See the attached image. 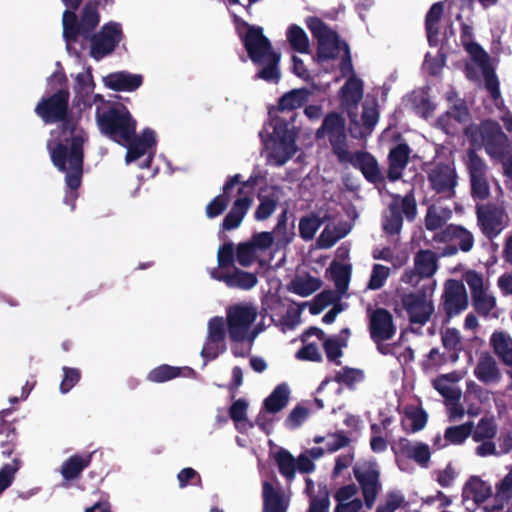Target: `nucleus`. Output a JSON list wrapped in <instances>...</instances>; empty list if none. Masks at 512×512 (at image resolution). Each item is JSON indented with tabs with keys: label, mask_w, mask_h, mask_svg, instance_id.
I'll return each mask as SVG.
<instances>
[{
	"label": "nucleus",
	"mask_w": 512,
	"mask_h": 512,
	"mask_svg": "<svg viewBox=\"0 0 512 512\" xmlns=\"http://www.w3.org/2000/svg\"><path fill=\"white\" fill-rule=\"evenodd\" d=\"M70 92L67 87L58 89L53 94L42 97L36 104L34 112L45 124L60 123V139L53 146L48 141L52 164L58 171L65 173L66 186L71 190L72 209L77 195L74 193L82 184L84 164V143L87 134L79 129L77 121L69 107ZM68 203V196L65 197Z\"/></svg>",
	"instance_id": "nucleus-1"
},
{
	"label": "nucleus",
	"mask_w": 512,
	"mask_h": 512,
	"mask_svg": "<svg viewBox=\"0 0 512 512\" xmlns=\"http://www.w3.org/2000/svg\"><path fill=\"white\" fill-rule=\"evenodd\" d=\"M233 22L250 60L255 65H263L256 75L257 78L277 83L281 77L278 67L281 57L273 50L262 27L251 25L237 15L233 16Z\"/></svg>",
	"instance_id": "nucleus-2"
},
{
	"label": "nucleus",
	"mask_w": 512,
	"mask_h": 512,
	"mask_svg": "<svg viewBox=\"0 0 512 512\" xmlns=\"http://www.w3.org/2000/svg\"><path fill=\"white\" fill-rule=\"evenodd\" d=\"M101 132L114 142H128L136 131V121L126 106L119 104L96 113Z\"/></svg>",
	"instance_id": "nucleus-3"
},
{
	"label": "nucleus",
	"mask_w": 512,
	"mask_h": 512,
	"mask_svg": "<svg viewBox=\"0 0 512 512\" xmlns=\"http://www.w3.org/2000/svg\"><path fill=\"white\" fill-rule=\"evenodd\" d=\"M305 24L317 40L316 55L318 61L323 62L338 58L340 51L343 50V43H346L340 40L338 33L316 16L307 17Z\"/></svg>",
	"instance_id": "nucleus-4"
},
{
	"label": "nucleus",
	"mask_w": 512,
	"mask_h": 512,
	"mask_svg": "<svg viewBox=\"0 0 512 512\" xmlns=\"http://www.w3.org/2000/svg\"><path fill=\"white\" fill-rule=\"evenodd\" d=\"M345 126L346 122L341 114L330 112L324 117L322 125L315 133L317 139L328 136L333 153L338 161L342 163L343 159L348 155Z\"/></svg>",
	"instance_id": "nucleus-5"
},
{
	"label": "nucleus",
	"mask_w": 512,
	"mask_h": 512,
	"mask_svg": "<svg viewBox=\"0 0 512 512\" xmlns=\"http://www.w3.org/2000/svg\"><path fill=\"white\" fill-rule=\"evenodd\" d=\"M258 312L250 304H234L227 309V329L232 342L246 340L251 325L255 322Z\"/></svg>",
	"instance_id": "nucleus-6"
},
{
	"label": "nucleus",
	"mask_w": 512,
	"mask_h": 512,
	"mask_svg": "<svg viewBox=\"0 0 512 512\" xmlns=\"http://www.w3.org/2000/svg\"><path fill=\"white\" fill-rule=\"evenodd\" d=\"M399 305L411 324L425 325L434 313L433 302L424 289L402 293Z\"/></svg>",
	"instance_id": "nucleus-7"
},
{
	"label": "nucleus",
	"mask_w": 512,
	"mask_h": 512,
	"mask_svg": "<svg viewBox=\"0 0 512 512\" xmlns=\"http://www.w3.org/2000/svg\"><path fill=\"white\" fill-rule=\"evenodd\" d=\"M124 37L120 23L108 22L100 31L88 37L90 40V56L99 61L114 52Z\"/></svg>",
	"instance_id": "nucleus-8"
},
{
	"label": "nucleus",
	"mask_w": 512,
	"mask_h": 512,
	"mask_svg": "<svg viewBox=\"0 0 512 512\" xmlns=\"http://www.w3.org/2000/svg\"><path fill=\"white\" fill-rule=\"evenodd\" d=\"M353 474L360 486L365 507L372 509L382 489L378 465L375 462L356 465L353 467Z\"/></svg>",
	"instance_id": "nucleus-9"
},
{
	"label": "nucleus",
	"mask_w": 512,
	"mask_h": 512,
	"mask_svg": "<svg viewBox=\"0 0 512 512\" xmlns=\"http://www.w3.org/2000/svg\"><path fill=\"white\" fill-rule=\"evenodd\" d=\"M363 98V82L355 75L350 76L339 90V100L341 107L346 110L351 120L350 133L353 137L358 138L362 133H356V129H360L357 114L354 112L358 104Z\"/></svg>",
	"instance_id": "nucleus-10"
},
{
	"label": "nucleus",
	"mask_w": 512,
	"mask_h": 512,
	"mask_svg": "<svg viewBox=\"0 0 512 512\" xmlns=\"http://www.w3.org/2000/svg\"><path fill=\"white\" fill-rule=\"evenodd\" d=\"M468 307V295L465 285L456 279H449L444 285L440 309L446 315L447 321L459 315Z\"/></svg>",
	"instance_id": "nucleus-11"
},
{
	"label": "nucleus",
	"mask_w": 512,
	"mask_h": 512,
	"mask_svg": "<svg viewBox=\"0 0 512 512\" xmlns=\"http://www.w3.org/2000/svg\"><path fill=\"white\" fill-rule=\"evenodd\" d=\"M368 329L370 337L378 345V350L386 354L380 345L384 341L391 340L396 334L392 314L385 308H376L369 314Z\"/></svg>",
	"instance_id": "nucleus-12"
},
{
	"label": "nucleus",
	"mask_w": 512,
	"mask_h": 512,
	"mask_svg": "<svg viewBox=\"0 0 512 512\" xmlns=\"http://www.w3.org/2000/svg\"><path fill=\"white\" fill-rule=\"evenodd\" d=\"M480 136L486 152L492 157H502L508 149L509 139L496 121L481 123Z\"/></svg>",
	"instance_id": "nucleus-13"
},
{
	"label": "nucleus",
	"mask_w": 512,
	"mask_h": 512,
	"mask_svg": "<svg viewBox=\"0 0 512 512\" xmlns=\"http://www.w3.org/2000/svg\"><path fill=\"white\" fill-rule=\"evenodd\" d=\"M457 179L455 169L444 163L437 164L428 173V182L431 189L447 199L454 197Z\"/></svg>",
	"instance_id": "nucleus-14"
},
{
	"label": "nucleus",
	"mask_w": 512,
	"mask_h": 512,
	"mask_svg": "<svg viewBox=\"0 0 512 512\" xmlns=\"http://www.w3.org/2000/svg\"><path fill=\"white\" fill-rule=\"evenodd\" d=\"M343 162L350 163L354 168L359 169L365 179L372 183L378 184L384 181V177L380 171L376 158L366 151H356L348 155Z\"/></svg>",
	"instance_id": "nucleus-15"
},
{
	"label": "nucleus",
	"mask_w": 512,
	"mask_h": 512,
	"mask_svg": "<svg viewBox=\"0 0 512 512\" xmlns=\"http://www.w3.org/2000/svg\"><path fill=\"white\" fill-rule=\"evenodd\" d=\"M210 276L214 280L225 283L229 288L240 290H250L258 283L255 273L247 272L237 267H233L231 272H224L214 268L210 271Z\"/></svg>",
	"instance_id": "nucleus-16"
},
{
	"label": "nucleus",
	"mask_w": 512,
	"mask_h": 512,
	"mask_svg": "<svg viewBox=\"0 0 512 512\" xmlns=\"http://www.w3.org/2000/svg\"><path fill=\"white\" fill-rule=\"evenodd\" d=\"M392 450L396 456H402L413 460L422 467H427L431 458L430 448L426 443H413L404 437H401L398 440L396 446L392 447Z\"/></svg>",
	"instance_id": "nucleus-17"
},
{
	"label": "nucleus",
	"mask_w": 512,
	"mask_h": 512,
	"mask_svg": "<svg viewBox=\"0 0 512 512\" xmlns=\"http://www.w3.org/2000/svg\"><path fill=\"white\" fill-rule=\"evenodd\" d=\"M120 145L127 148L125 161L131 163L142 157L148 149L156 145L155 132L150 128H145L141 136L136 135V131L132 138L126 143Z\"/></svg>",
	"instance_id": "nucleus-18"
},
{
	"label": "nucleus",
	"mask_w": 512,
	"mask_h": 512,
	"mask_svg": "<svg viewBox=\"0 0 512 512\" xmlns=\"http://www.w3.org/2000/svg\"><path fill=\"white\" fill-rule=\"evenodd\" d=\"M411 148L406 142L392 147L388 154L387 178L391 182L401 179L404 169L409 163Z\"/></svg>",
	"instance_id": "nucleus-19"
},
{
	"label": "nucleus",
	"mask_w": 512,
	"mask_h": 512,
	"mask_svg": "<svg viewBox=\"0 0 512 512\" xmlns=\"http://www.w3.org/2000/svg\"><path fill=\"white\" fill-rule=\"evenodd\" d=\"M103 82L104 85L111 90L132 92L142 85L143 77L140 74L118 71L105 76Z\"/></svg>",
	"instance_id": "nucleus-20"
},
{
	"label": "nucleus",
	"mask_w": 512,
	"mask_h": 512,
	"mask_svg": "<svg viewBox=\"0 0 512 512\" xmlns=\"http://www.w3.org/2000/svg\"><path fill=\"white\" fill-rule=\"evenodd\" d=\"M238 183H240V174L228 177L223 186V193L213 198L206 206L205 212L208 218L213 219L227 209L231 201V192Z\"/></svg>",
	"instance_id": "nucleus-21"
},
{
	"label": "nucleus",
	"mask_w": 512,
	"mask_h": 512,
	"mask_svg": "<svg viewBox=\"0 0 512 512\" xmlns=\"http://www.w3.org/2000/svg\"><path fill=\"white\" fill-rule=\"evenodd\" d=\"M263 508L262 512H287L289 499L283 491L276 489L270 482L262 483Z\"/></svg>",
	"instance_id": "nucleus-22"
},
{
	"label": "nucleus",
	"mask_w": 512,
	"mask_h": 512,
	"mask_svg": "<svg viewBox=\"0 0 512 512\" xmlns=\"http://www.w3.org/2000/svg\"><path fill=\"white\" fill-rule=\"evenodd\" d=\"M474 375L484 384L498 383L502 377L496 360L488 353L481 355L478 359Z\"/></svg>",
	"instance_id": "nucleus-23"
},
{
	"label": "nucleus",
	"mask_w": 512,
	"mask_h": 512,
	"mask_svg": "<svg viewBox=\"0 0 512 512\" xmlns=\"http://www.w3.org/2000/svg\"><path fill=\"white\" fill-rule=\"evenodd\" d=\"M252 198L249 195L237 198L230 211L224 217L221 227L223 230L230 231L236 229L242 223L247 211L252 204Z\"/></svg>",
	"instance_id": "nucleus-24"
},
{
	"label": "nucleus",
	"mask_w": 512,
	"mask_h": 512,
	"mask_svg": "<svg viewBox=\"0 0 512 512\" xmlns=\"http://www.w3.org/2000/svg\"><path fill=\"white\" fill-rule=\"evenodd\" d=\"M270 116H272V112H269ZM297 117L296 113H292L288 118L282 116L271 117L270 125L272 126V134L271 137L273 140H281L296 141L297 133L295 131V127L293 125L295 119Z\"/></svg>",
	"instance_id": "nucleus-25"
},
{
	"label": "nucleus",
	"mask_w": 512,
	"mask_h": 512,
	"mask_svg": "<svg viewBox=\"0 0 512 512\" xmlns=\"http://www.w3.org/2000/svg\"><path fill=\"white\" fill-rule=\"evenodd\" d=\"M477 218L482 233L488 239L495 238L501 232V218L495 209L478 207Z\"/></svg>",
	"instance_id": "nucleus-26"
},
{
	"label": "nucleus",
	"mask_w": 512,
	"mask_h": 512,
	"mask_svg": "<svg viewBox=\"0 0 512 512\" xmlns=\"http://www.w3.org/2000/svg\"><path fill=\"white\" fill-rule=\"evenodd\" d=\"M101 5L100 0H89L83 7L80 21L81 36L88 39L100 22L98 7Z\"/></svg>",
	"instance_id": "nucleus-27"
},
{
	"label": "nucleus",
	"mask_w": 512,
	"mask_h": 512,
	"mask_svg": "<svg viewBox=\"0 0 512 512\" xmlns=\"http://www.w3.org/2000/svg\"><path fill=\"white\" fill-rule=\"evenodd\" d=\"M310 95L311 92L307 88L293 89L280 97L277 110L292 115V113H295V109L302 107L309 101Z\"/></svg>",
	"instance_id": "nucleus-28"
},
{
	"label": "nucleus",
	"mask_w": 512,
	"mask_h": 512,
	"mask_svg": "<svg viewBox=\"0 0 512 512\" xmlns=\"http://www.w3.org/2000/svg\"><path fill=\"white\" fill-rule=\"evenodd\" d=\"M492 494L491 487L478 476H472L464 485V499H472L475 503H484Z\"/></svg>",
	"instance_id": "nucleus-29"
},
{
	"label": "nucleus",
	"mask_w": 512,
	"mask_h": 512,
	"mask_svg": "<svg viewBox=\"0 0 512 512\" xmlns=\"http://www.w3.org/2000/svg\"><path fill=\"white\" fill-rule=\"evenodd\" d=\"M490 345L503 364L512 366V338L509 334L503 331L493 332Z\"/></svg>",
	"instance_id": "nucleus-30"
},
{
	"label": "nucleus",
	"mask_w": 512,
	"mask_h": 512,
	"mask_svg": "<svg viewBox=\"0 0 512 512\" xmlns=\"http://www.w3.org/2000/svg\"><path fill=\"white\" fill-rule=\"evenodd\" d=\"M414 267L420 276L431 278L438 269V258L434 251L421 249L414 256Z\"/></svg>",
	"instance_id": "nucleus-31"
},
{
	"label": "nucleus",
	"mask_w": 512,
	"mask_h": 512,
	"mask_svg": "<svg viewBox=\"0 0 512 512\" xmlns=\"http://www.w3.org/2000/svg\"><path fill=\"white\" fill-rule=\"evenodd\" d=\"M444 12V5L442 2L432 4L425 16V31L427 40L430 46L436 45L437 37L439 34V22Z\"/></svg>",
	"instance_id": "nucleus-32"
},
{
	"label": "nucleus",
	"mask_w": 512,
	"mask_h": 512,
	"mask_svg": "<svg viewBox=\"0 0 512 512\" xmlns=\"http://www.w3.org/2000/svg\"><path fill=\"white\" fill-rule=\"evenodd\" d=\"M492 511H502L506 505L512 503V469L496 485Z\"/></svg>",
	"instance_id": "nucleus-33"
},
{
	"label": "nucleus",
	"mask_w": 512,
	"mask_h": 512,
	"mask_svg": "<svg viewBox=\"0 0 512 512\" xmlns=\"http://www.w3.org/2000/svg\"><path fill=\"white\" fill-rule=\"evenodd\" d=\"M91 455L83 457L75 454L65 460L61 466V474L65 480H75L80 477L82 471L90 465Z\"/></svg>",
	"instance_id": "nucleus-34"
},
{
	"label": "nucleus",
	"mask_w": 512,
	"mask_h": 512,
	"mask_svg": "<svg viewBox=\"0 0 512 512\" xmlns=\"http://www.w3.org/2000/svg\"><path fill=\"white\" fill-rule=\"evenodd\" d=\"M458 240L459 249L469 252L474 245V237L471 232L462 226L449 225L442 232V240Z\"/></svg>",
	"instance_id": "nucleus-35"
},
{
	"label": "nucleus",
	"mask_w": 512,
	"mask_h": 512,
	"mask_svg": "<svg viewBox=\"0 0 512 512\" xmlns=\"http://www.w3.org/2000/svg\"><path fill=\"white\" fill-rule=\"evenodd\" d=\"M289 388L285 383L279 384L264 400L263 408L269 413H278L286 407L289 401Z\"/></svg>",
	"instance_id": "nucleus-36"
},
{
	"label": "nucleus",
	"mask_w": 512,
	"mask_h": 512,
	"mask_svg": "<svg viewBox=\"0 0 512 512\" xmlns=\"http://www.w3.org/2000/svg\"><path fill=\"white\" fill-rule=\"evenodd\" d=\"M328 271L331 274V279L334 282L337 293L340 295L345 294L350 282L351 266L333 261Z\"/></svg>",
	"instance_id": "nucleus-37"
},
{
	"label": "nucleus",
	"mask_w": 512,
	"mask_h": 512,
	"mask_svg": "<svg viewBox=\"0 0 512 512\" xmlns=\"http://www.w3.org/2000/svg\"><path fill=\"white\" fill-rule=\"evenodd\" d=\"M320 279L307 274L305 277H296L288 285V290L301 297H307L320 289Z\"/></svg>",
	"instance_id": "nucleus-38"
},
{
	"label": "nucleus",
	"mask_w": 512,
	"mask_h": 512,
	"mask_svg": "<svg viewBox=\"0 0 512 512\" xmlns=\"http://www.w3.org/2000/svg\"><path fill=\"white\" fill-rule=\"evenodd\" d=\"M274 145L271 149L269 157L274 161L276 166H283L291 159L297 151L296 141L273 140Z\"/></svg>",
	"instance_id": "nucleus-39"
},
{
	"label": "nucleus",
	"mask_w": 512,
	"mask_h": 512,
	"mask_svg": "<svg viewBox=\"0 0 512 512\" xmlns=\"http://www.w3.org/2000/svg\"><path fill=\"white\" fill-rule=\"evenodd\" d=\"M341 334H345L346 337H330L323 342V349L327 359L330 362H334L336 365H340L338 359L343 355L342 348L347 346V338L350 335L349 328L342 329Z\"/></svg>",
	"instance_id": "nucleus-40"
},
{
	"label": "nucleus",
	"mask_w": 512,
	"mask_h": 512,
	"mask_svg": "<svg viewBox=\"0 0 512 512\" xmlns=\"http://www.w3.org/2000/svg\"><path fill=\"white\" fill-rule=\"evenodd\" d=\"M498 426L493 416L482 417L473 428L471 437L474 442L492 440L497 435Z\"/></svg>",
	"instance_id": "nucleus-41"
},
{
	"label": "nucleus",
	"mask_w": 512,
	"mask_h": 512,
	"mask_svg": "<svg viewBox=\"0 0 512 512\" xmlns=\"http://www.w3.org/2000/svg\"><path fill=\"white\" fill-rule=\"evenodd\" d=\"M287 41L291 48L298 53H308L309 38L303 28L297 24H291L286 32Z\"/></svg>",
	"instance_id": "nucleus-42"
},
{
	"label": "nucleus",
	"mask_w": 512,
	"mask_h": 512,
	"mask_svg": "<svg viewBox=\"0 0 512 512\" xmlns=\"http://www.w3.org/2000/svg\"><path fill=\"white\" fill-rule=\"evenodd\" d=\"M275 461L278 466L279 473L291 482L296 474V459L286 449L280 448L275 455Z\"/></svg>",
	"instance_id": "nucleus-43"
},
{
	"label": "nucleus",
	"mask_w": 512,
	"mask_h": 512,
	"mask_svg": "<svg viewBox=\"0 0 512 512\" xmlns=\"http://www.w3.org/2000/svg\"><path fill=\"white\" fill-rule=\"evenodd\" d=\"M76 10H65L62 15L63 37L67 43L76 42L81 36L80 21Z\"/></svg>",
	"instance_id": "nucleus-44"
},
{
	"label": "nucleus",
	"mask_w": 512,
	"mask_h": 512,
	"mask_svg": "<svg viewBox=\"0 0 512 512\" xmlns=\"http://www.w3.org/2000/svg\"><path fill=\"white\" fill-rule=\"evenodd\" d=\"M364 378L365 375L363 370L345 366L336 372L333 380L336 383L353 390L355 389L356 384L362 382Z\"/></svg>",
	"instance_id": "nucleus-45"
},
{
	"label": "nucleus",
	"mask_w": 512,
	"mask_h": 512,
	"mask_svg": "<svg viewBox=\"0 0 512 512\" xmlns=\"http://www.w3.org/2000/svg\"><path fill=\"white\" fill-rule=\"evenodd\" d=\"M18 433L14 427L8 424L0 425V450L4 457H10L17 445Z\"/></svg>",
	"instance_id": "nucleus-46"
},
{
	"label": "nucleus",
	"mask_w": 512,
	"mask_h": 512,
	"mask_svg": "<svg viewBox=\"0 0 512 512\" xmlns=\"http://www.w3.org/2000/svg\"><path fill=\"white\" fill-rule=\"evenodd\" d=\"M474 428V423L468 421L464 424L457 426L447 427L444 433L445 440L454 445L463 444L466 439L471 436Z\"/></svg>",
	"instance_id": "nucleus-47"
},
{
	"label": "nucleus",
	"mask_w": 512,
	"mask_h": 512,
	"mask_svg": "<svg viewBox=\"0 0 512 512\" xmlns=\"http://www.w3.org/2000/svg\"><path fill=\"white\" fill-rule=\"evenodd\" d=\"M444 348L450 353L452 362L458 360V354L462 349L461 336L457 329L447 328L441 335Z\"/></svg>",
	"instance_id": "nucleus-48"
},
{
	"label": "nucleus",
	"mask_w": 512,
	"mask_h": 512,
	"mask_svg": "<svg viewBox=\"0 0 512 512\" xmlns=\"http://www.w3.org/2000/svg\"><path fill=\"white\" fill-rule=\"evenodd\" d=\"M403 217L400 211L399 203L393 200L389 205V215L383 222V230L389 235H396L401 231Z\"/></svg>",
	"instance_id": "nucleus-49"
},
{
	"label": "nucleus",
	"mask_w": 512,
	"mask_h": 512,
	"mask_svg": "<svg viewBox=\"0 0 512 512\" xmlns=\"http://www.w3.org/2000/svg\"><path fill=\"white\" fill-rule=\"evenodd\" d=\"M322 224L323 220L315 213L301 217L299 221L300 237L304 241L312 240Z\"/></svg>",
	"instance_id": "nucleus-50"
},
{
	"label": "nucleus",
	"mask_w": 512,
	"mask_h": 512,
	"mask_svg": "<svg viewBox=\"0 0 512 512\" xmlns=\"http://www.w3.org/2000/svg\"><path fill=\"white\" fill-rule=\"evenodd\" d=\"M474 310L480 315L487 317L496 307V299L488 294L486 289L471 295Z\"/></svg>",
	"instance_id": "nucleus-51"
},
{
	"label": "nucleus",
	"mask_w": 512,
	"mask_h": 512,
	"mask_svg": "<svg viewBox=\"0 0 512 512\" xmlns=\"http://www.w3.org/2000/svg\"><path fill=\"white\" fill-rule=\"evenodd\" d=\"M469 178L487 176L488 167L485 161L477 154L474 149L467 151L465 162Z\"/></svg>",
	"instance_id": "nucleus-52"
},
{
	"label": "nucleus",
	"mask_w": 512,
	"mask_h": 512,
	"mask_svg": "<svg viewBox=\"0 0 512 512\" xmlns=\"http://www.w3.org/2000/svg\"><path fill=\"white\" fill-rule=\"evenodd\" d=\"M181 374L179 367L170 366L167 364L160 365L152 369L148 373V380L154 383H163L174 378H177Z\"/></svg>",
	"instance_id": "nucleus-53"
},
{
	"label": "nucleus",
	"mask_w": 512,
	"mask_h": 512,
	"mask_svg": "<svg viewBox=\"0 0 512 512\" xmlns=\"http://www.w3.org/2000/svg\"><path fill=\"white\" fill-rule=\"evenodd\" d=\"M259 205L255 211L254 217L256 220L263 221L268 219L275 211L278 199L275 194L272 195H258Z\"/></svg>",
	"instance_id": "nucleus-54"
},
{
	"label": "nucleus",
	"mask_w": 512,
	"mask_h": 512,
	"mask_svg": "<svg viewBox=\"0 0 512 512\" xmlns=\"http://www.w3.org/2000/svg\"><path fill=\"white\" fill-rule=\"evenodd\" d=\"M75 92L77 96H88L93 92L95 83L92 75V67L89 66L84 73H79L75 78Z\"/></svg>",
	"instance_id": "nucleus-55"
},
{
	"label": "nucleus",
	"mask_w": 512,
	"mask_h": 512,
	"mask_svg": "<svg viewBox=\"0 0 512 512\" xmlns=\"http://www.w3.org/2000/svg\"><path fill=\"white\" fill-rule=\"evenodd\" d=\"M21 460L14 458L11 463H6L0 469V494L13 482L16 472L21 467Z\"/></svg>",
	"instance_id": "nucleus-56"
},
{
	"label": "nucleus",
	"mask_w": 512,
	"mask_h": 512,
	"mask_svg": "<svg viewBox=\"0 0 512 512\" xmlns=\"http://www.w3.org/2000/svg\"><path fill=\"white\" fill-rule=\"evenodd\" d=\"M447 375H441L433 381V387L448 401H460L461 392L447 384Z\"/></svg>",
	"instance_id": "nucleus-57"
},
{
	"label": "nucleus",
	"mask_w": 512,
	"mask_h": 512,
	"mask_svg": "<svg viewBox=\"0 0 512 512\" xmlns=\"http://www.w3.org/2000/svg\"><path fill=\"white\" fill-rule=\"evenodd\" d=\"M470 179V193L474 200L483 201L490 196V186L487 176Z\"/></svg>",
	"instance_id": "nucleus-58"
},
{
	"label": "nucleus",
	"mask_w": 512,
	"mask_h": 512,
	"mask_svg": "<svg viewBox=\"0 0 512 512\" xmlns=\"http://www.w3.org/2000/svg\"><path fill=\"white\" fill-rule=\"evenodd\" d=\"M390 275V268L382 264H374L371 276L367 285L370 290H378L382 288Z\"/></svg>",
	"instance_id": "nucleus-59"
},
{
	"label": "nucleus",
	"mask_w": 512,
	"mask_h": 512,
	"mask_svg": "<svg viewBox=\"0 0 512 512\" xmlns=\"http://www.w3.org/2000/svg\"><path fill=\"white\" fill-rule=\"evenodd\" d=\"M247 409V401L243 398L237 399L229 408V416L236 424L247 422L248 427L253 428L254 423L247 420Z\"/></svg>",
	"instance_id": "nucleus-60"
},
{
	"label": "nucleus",
	"mask_w": 512,
	"mask_h": 512,
	"mask_svg": "<svg viewBox=\"0 0 512 512\" xmlns=\"http://www.w3.org/2000/svg\"><path fill=\"white\" fill-rule=\"evenodd\" d=\"M235 250H234V244L232 242H225L222 246L219 247L218 253H217V261H218V268L217 269H224L229 267H235Z\"/></svg>",
	"instance_id": "nucleus-61"
},
{
	"label": "nucleus",
	"mask_w": 512,
	"mask_h": 512,
	"mask_svg": "<svg viewBox=\"0 0 512 512\" xmlns=\"http://www.w3.org/2000/svg\"><path fill=\"white\" fill-rule=\"evenodd\" d=\"M361 120L364 129L371 132L379 120V110L376 102L363 104Z\"/></svg>",
	"instance_id": "nucleus-62"
},
{
	"label": "nucleus",
	"mask_w": 512,
	"mask_h": 512,
	"mask_svg": "<svg viewBox=\"0 0 512 512\" xmlns=\"http://www.w3.org/2000/svg\"><path fill=\"white\" fill-rule=\"evenodd\" d=\"M236 259L243 267H248L255 261L256 250L249 241L238 244Z\"/></svg>",
	"instance_id": "nucleus-63"
},
{
	"label": "nucleus",
	"mask_w": 512,
	"mask_h": 512,
	"mask_svg": "<svg viewBox=\"0 0 512 512\" xmlns=\"http://www.w3.org/2000/svg\"><path fill=\"white\" fill-rule=\"evenodd\" d=\"M212 342H225L226 329L222 317H213L208 322V335Z\"/></svg>",
	"instance_id": "nucleus-64"
}]
</instances>
